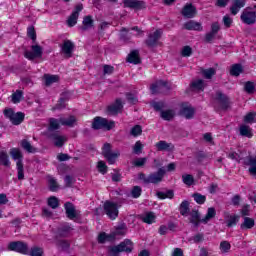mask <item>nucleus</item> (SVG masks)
<instances>
[{"instance_id":"f257e3e1","label":"nucleus","mask_w":256,"mask_h":256,"mask_svg":"<svg viewBox=\"0 0 256 256\" xmlns=\"http://www.w3.org/2000/svg\"><path fill=\"white\" fill-rule=\"evenodd\" d=\"M217 215V211H215V208L210 207L207 210V213L204 218L201 219V215L199 214V211L197 210H192L190 212V218L189 221L194 225V227H199L200 223L207 224L208 221L213 219Z\"/></svg>"},{"instance_id":"f03ea898","label":"nucleus","mask_w":256,"mask_h":256,"mask_svg":"<svg viewBox=\"0 0 256 256\" xmlns=\"http://www.w3.org/2000/svg\"><path fill=\"white\" fill-rule=\"evenodd\" d=\"M240 20L244 25H255L256 24V6L246 7L241 15Z\"/></svg>"},{"instance_id":"7ed1b4c3","label":"nucleus","mask_w":256,"mask_h":256,"mask_svg":"<svg viewBox=\"0 0 256 256\" xmlns=\"http://www.w3.org/2000/svg\"><path fill=\"white\" fill-rule=\"evenodd\" d=\"M93 129H106V131H111L115 127V122L109 121L105 118L96 117L92 123Z\"/></svg>"},{"instance_id":"20e7f679","label":"nucleus","mask_w":256,"mask_h":256,"mask_svg":"<svg viewBox=\"0 0 256 256\" xmlns=\"http://www.w3.org/2000/svg\"><path fill=\"white\" fill-rule=\"evenodd\" d=\"M104 213L109 219L114 221L116 217H119V206H117V203L106 201L104 203Z\"/></svg>"},{"instance_id":"39448f33","label":"nucleus","mask_w":256,"mask_h":256,"mask_svg":"<svg viewBox=\"0 0 256 256\" xmlns=\"http://www.w3.org/2000/svg\"><path fill=\"white\" fill-rule=\"evenodd\" d=\"M4 115L9 119L12 125H21L25 119V114L22 112H13V109H6L4 110Z\"/></svg>"},{"instance_id":"423d86ee","label":"nucleus","mask_w":256,"mask_h":256,"mask_svg":"<svg viewBox=\"0 0 256 256\" xmlns=\"http://www.w3.org/2000/svg\"><path fill=\"white\" fill-rule=\"evenodd\" d=\"M8 251H16V253H22V255H27L29 253V248L27 247V244L17 241V242H11L8 245Z\"/></svg>"},{"instance_id":"0eeeda50","label":"nucleus","mask_w":256,"mask_h":256,"mask_svg":"<svg viewBox=\"0 0 256 256\" xmlns=\"http://www.w3.org/2000/svg\"><path fill=\"white\" fill-rule=\"evenodd\" d=\"M32 51H25L24 56L26 59L33 61V59H39L43 57V48L39 45H33L31 47Z\"/></svg>"},{"instance_id":"6e6552de","label":"nucleus","mask_w":256,"mask_h":256,"mask_svg":"<svg viewBox=\"0 0 256 256\" xmlns=\"http://www.w3.org/2000/svg\"><path fill=\"white\" fill-rule=\"evenodd\" d=\"M163 89H171V84H169L167 81L159 80L155 84H152L150 87V91L153 95L161 93Z\"/></svg>"},{"instance_id":"1a4fd4ad","label":"nucleus","mask_w":256,"mask_h":256,"mask_svg":"<svg viewBox=\"0 0 256 256\" xmlns=\"http://www.w3.org/2000/svg\"><path fill=\"white\" fill-rule=\"evenodd\" d=\"M163 177H165V168H159L157 172L148 175V183L157 185L163 181Z\"/></svg>"},{"instance_id":"9d476101","label":"nucleus","mask_w":256,"mask_h":256,"mask_svg":"<svg viewBox=\"0 0 256 256\" xmlns=\"http://www.w3.org/2000/svg\"><path fill=\"white\" fill-rule=\"evenodd\" d=\"M81 11H83V4H78L67 20L68 27H75L77 25V19H79Z\"/></svg>"},{"instance_id":"9b49d317","label":"nucleus","mask_w":256,"mask_h":256,"mask_svg":"<svg viewBox=\"0 0 256 256\" xmlns=\"http://www.w3.org/2000/svg\"><path fill=\"white\" fill-rule=\"evenodd\" d=\"M161 35H163V31L161 29L149 34L148 39L146 40V45H148V47H155V45L159 43Z\"/></svg>"},{"instance_id":"f8f14e48","label":"nucleus","mask_w":256,"mask_h":256,"mask_svg":"<svg viewBox=\"0 0 256 256\" xmlns=\"http://www.w3.org/2000/svg\"><path fill=\"white\" fill-rule=\"evenodd\" d=\"M196 14L197 9L194 8L192 4H186L182 9V15L183 17H186V19H193V17H195Z\"/></svg>"},{"instance_id":"ddd939ff","label":"nucleus","mask_w":256,"mask_h":256,"mask_svg":"<svg viewBox=\"0 0 256 256\" xmlns=\"http://www.w3.org/2000/svg\"><path fill=\"white\" fill-rule=\"evenodd\" d=\"M232 6L230 7V13L232 15H237V13H239V11H241V9H243V7H245L247 1L245 0H232Z\"/></svg>"},{"instance_id":"4468645a","label":"nucleus","mask_w":256,"mask_h":256,"mask_svg":"<svg viewBox=\"0 0 256 256\" xmlns=\"http://www.w3.org/2000/svg\"><path fill=\"white\" fill-rule=\"evenodd\" d=\"M73 49H75V44L71 40H64L62 44V53H64L66 57H71Z\"/></svg>"},{"instance_id":"2eb2a0df","label":"nucleus","mask_w":256,"mask_h":256,"mask_svg":"<svg viewBox=\"0 0 256 256\" xmlns=\"http://www.w3.org/2000/svg\"><path fill=\"white\" fill-rule=\"evenodd\" d=\"M124 7H129L130 9H143V7H145V2L139 0H124Z\"/></svg>"},{"instance_id":"dca6fc26","label":"nucleus","mask_w":256,"mask_h":256,"mask_svg":"<svg viewBox=\"0 0 256 256\" xmlns=\"http://www.w3.org/2000/svg\"><path fill=\"white\" fill-rule=\"evenodd\" d=\"M157 151H173L175 146L172 143H168L165 140H161L155 145Z\"/></svg>"},{"instance_id":"f3484780","label":"nucleus","mask_w":256,"mask_h":256,"mask_svg":"<svg viewBox=\"0 0 256 256\" xmlns=\"http://www.w3.org/2000/svg\"><path fill=\"white\" fill-rule=\"evenodd\" d=\"M66 215L68 219H75L77 217V210H75V206L71 202H66L64 204Z\"/></svg>"},{"instance_id":"a211bd4d","label":"nucleus","mask_w":256,"mask_h":256,"mask_svg":"<svg viewBox=\"0 0 256 256\" xmlns=\"http://www.w3.org/2000/svg\"><path fill=\"white\" fill-rule=\"evenodd\" d=\"M118 247L122 253H131V251H133V242L129 239H126L118 244Z\"/></svg>"},{"instance_id":"6ab92c4d","label":"nucleus","mask_w":256,"mask_h":256,"mask_svg":"<svg viewBox=\"0 0 256 256\" xmlns=\"http://www.w3.org/2000/svg\"><path fill=\"white\" fill-rule=\"evenodd\" d=\"M50 137L52 141H54V145L56 147H61L62 145H65L67 141V136L59 135L57 133L52 134Z\"/></svg>"},{"instance_id":"aec40b11","label":"nucleus","mask_w":256,"mask_h":256,"mask_svg":"<svg viewBox=\"0 0 256 256\" xmlns=\"http://www.w3.org/2000/svg\"><path fill=\"white\" fill-rule=\"evenodd\" d=\"M121 109H123V103L121 102V99H117L114 104L108 107V112H110L111 115H116Z\"/></svg>"},{"instance_id":"412c9836","label":"nucleus","mask_w":256,"mask_h":256,"mask_svg":"<svg viewBox=\"0 0 256 256\" xmlns=\"http://www.w3.org/2000/svg\"><path fill=\"white\" fill-rule=\"evenodd\" d=\"M184 28L188 31H201L203 28L201 27V23L190 20L184 24Z\"/></svg>"},{"instance_id":"4be33fe9","label":"nucleus","mask_w":256,"mask_h":256,"mask_svg":"<svg viewBox=\"0 0 256 256\" xmlns=\"http://www.w3.org/2000/svg\"><path fill=\"white\" fill-rule=\"evenodd\" d=\"M156 219L157 216H155V213L153 212H147L141 216V220L143 221V223H147V225H153Z\"/></svg>"},{"instance_id":"5701e85b","label":"nucleus","mask_w":256,"mask_h":256,"mask_svg":"<svg viewBox=\"0 0 256 256\" xmlns=\"http://www.w3.org/2000/svg\"><path fill=\"white\" fill-rule=\"evenodd\" d=\"M193 115H195V108L191 106H185L181 110V116L186 119H193Z\"/></svg>"},{"instance_id":"b1692460","label":"nucleus","mask_w":256,"mask_h":256,"mask_svg":"<svg viewBox=\"0 0 256 256\" xmlns=\"http://www.w3.org/2000/svg\"><path fill=\"white\" fill-rule=\"evenodd\" d=\"M60 123L61 125H65L66 127H75V125H77V118H75V116L60 118Z\"/></svg>"},{"instance_id":"393cba45","label":"nucleus","mask_w":256,"mask_h":256,"mask_svg":"<svg viewBox=\"0 0 256 256\" xmlns=\"http://www.w3.org/2000/svg\"><path fill=\"white\" fill-rule=\"evenodd\" d=\"M239 131L242 137H248V139H251V137H253V130L247 125H241Z\"/></svg>"},{"instance_id":"a878e982","label":"nucleus","mask_w":256,"mask_h":256,"mask_svg":"<svg viewBox=\"0 0 256 256\" xmlns=\"http://www.w3.org/2000/svg\"><path fill=\"white\" fill-rule=\"evenodd\" d=\"M21 147L24 149V151H27V153H37V148L31 145L30 141L22 140Z\"/></svg>"},{"instance_id":"bb28decb","label":"nucleus","mask_w":256,"mask_h":256,"mask_svg":"<svg viewBox=\"0 0 256 256\" xmlns=\"http://www.w3.org/2000/svg\"><path fill=\"white\" fill-rule=\"evenodd\" d=\"M44 81H45V85L47 87H50V85H53V83H57L59 81V76L58 75L45 74L44 75Z\"/></svg>"},{"instance_id":"cd10ccee","label":"nucleus","mask_w":256,"mask_h":256,"mask_svg":"<svg viewBox=\"0 0 256 256\" xmlns=\"http://www.w3.org/2000/svg\"><path fill=\"white\" fill-rule=\"evenodd\" d=\"M10 155L14 161H21L23 163V154L19 148L10 149Z\"/></svg>"},{"instance_id":"c85d7f7f","label":"nucleus","mask_w":256,"mask_h":256,"mask_svg":"<svg viewBox=\"0 0 256 256\" xmlns=\"http://www.w3.org/2000/svg\"><path fill=\"white\" fill-rule=\"evenodd\" d=\"M0 165H3L4 167H11L9 154H7L5 151H0Z\"/></svg>"},{"instance_id":"c756f323","label":"nucleus","mask_w":256,"mask_h":256,"mask_svg":"<svg viewBox=\"0 0 256 256\" xmlns=\"http://www.w3.org/2000/svg\"><path fill=\"white\" fill-rule=\"evenodd\" d=\"M128 63H134V65H138V63H141V59L139 58V52L137 50L132 51L128 55Z\"/></svg>"},{"instance_id":"7c9ffc66","label":"nucleus","mask_w":256,"mask_h":256,"mask_svg":"<svg viewBox=\"0 0 256 256\" xmlns=\"http://www.w3.org/2000/svg\"><path fill=\"white\" fill-rule=\"evenodd\" d=\"M16 169L18 180L23 181V179H25V169L23 168V162H21V160L16 162Z\"/></svg>"},{"instance_id":"2f4dec72","label":"nucleus","mask_w":256,"mask_h":256,"mask_svg":"<svg viewBox=\"0 0 256 256\" xmlns=\"http://www.w3.org/2000/svg\"><path fill=\"white\" fill-rule=\"evenodd\" d=\"M253 227H255V220L249 217H245L244 222L240 226L242 230L253 229Z\"/></svg>"},{"instance_id":"473e14b6","label":"nucleus","mask_w":256,"mask_h":256,"mask_svg":"<svg viewBox=\"0 0 256 256\" xmlns=\"http://www.w3.org/2000/svg\"><path fill=\"white\" fill-rule=\"evenodd\" d=\"M121 153L117 150L115 152H111L110 154L104 156L107 159L109 165H114L115 161H117V157H119Z\"/></svg>"},{"instance_id":"72a5a7b5","label":"nucleus","mask_w":256,"mask_h":256,"mask_svg":"<svg viewBox=\"0 0 256 256\" xmlns=\"http://www.w3.org/2000/svg\"><path fill=\"white\" fill-rule=\"evenodd\" d=\"M179 211H180V214L183 215V217H187V215H189V201L184 200L180 204Z\"/></svg>"},{"instance_id":"f704fd0d","label":"nucleus","mask_w":256,"mask_h":256,"mask_svg":"<svg viewBox=\"0 0 256 256\" xmlns=\"http://www.w3.org/2000/svg\"><path fill=\"white\" fill-rule=\"evenodd\" d=\"M243 73V67L241 64H234L230 69V74L234 77H239Z\"/></svg>"},{"instance_id":"c9c22d12","label":"nucleus","mask_w":256,"mask_h":256,"mask_svg":"<svg viewBox=\"0 0 256 256\" xmlns=\"http://www.w3.org/2000/svg\"><path fill=\"white\" fill-rule=\"evenodd\" d=\"M93 27V18L91 16H85L83 19L82 30L87 31V29H91Z\"/></svg>"},{"instance_id":"e433bc0d","label":"nucleus","mask_w":256,"mask_h":256,"mask_svg":"<svg viewBox=\"0 0 256 256\" xmlns=\"http://www.w3.org/2000/svg\"><path fill=\"white\" fill-rule=\"evenodd\" d=\"M182 181H183L184 185L191 187V185H193V183H195V178L191 174H183Z\"/></svg>"},{"instance_id":"4c0bfd02","label":"nucleus","mask_w":256,"mask_h":256,"mask_svg":"<svg viewBox=\"0 0 256 256\" xmlns=\"http://www.w3.org/2000/svg\"><path fill=\"white\" fill-rule=\"evenodd\" d=\"M71 231H73V228H71L69 224H64L59 228V235H61V237H67Z\"/></svg>"},{"instance_id":"58836bf2","label":"nucleus","mask_w":256,"mask_h":256,"mask_svg":"<svg viewBox=\"0 0 256 256\" xmlns=\"http://www.w3.org/2000/svg\"><path fill=\"white\" fill-rule=\"evenodd\" d=\"M161 117L164 121H171L175 117V111L173 110H164L161 112Z\"/></svg>"},{"instance_id":"ea45409f","label":"nucleus","mask_w":256,"mask_h":256,"mask_svg":"<svg viewBox=\"0 0 256 256\" xmlns=\"http://www.w3.org/2000/svg\"><path fill=\"white\" fill-rule=\"evenodd\" d=\"M121 253L122 252L121 248H119V245L108 247V256H120Z\"/></svg>"},{"instance_id":"a19ab883","label":"nucleus","mask_w":256,"mask_h":256,"mask_svg":"<svg viewBox=\"0 0 256 256\" xmlns=\"http://www.w3.org/2000/svg\"><path fill=\"white\" fill-rule=\"evenodd\" d=\"M194 201L196 203H198V205H203L205 203V201H207V197L203 194H200V193H194L192 195Z\"/></svg>"},{"instance_id":"79ce46f5","label":"nucleus","mask_w":256,"mask_h":256,"mask_svg":"<svg viewBox=\"0 0 256 256\" xmlns=\"http://www.w3.org/2000/svg\"><path fill=\"white\" fill-rule=\"evenodd\" d=\"M142 189L140 186H134L132 190L130 191V197L133 199H139L141 197Z\"/></svg>"},{"instance_id":"37998d69","label":"nucleus","mask_w":256,"mask_h":256,"mask_svg":"<svg viewBox=\"0 0 256 256\" xmlns=\"http://www.w3.org/2000/svg\"><path fill=\"white\" fill-rule=\"evenodd\" d=\"M49 130L50 131H56V129H59V125L61 123V119L57 120L55 118H50L49 121Z\"/></svg>"},{"instance_id":"c03bdc74","label":"nucleus","mask_w":256,"mask_h":256,"mask_svg":"<svg viewBox=\"0 0 256 256\" xmlns=\"http://www.w3.org/2000/svg\"><path fill=\"white\" fill-rule=\"evenodd\" d=\"M48 207H51V209H57L59 207V199L55 196H51L48 198Z\"/></svg>"},{"instance_id":"a18cd8bd","label":"nucleus","mask_w":256,"mask_h":256,"mask_svg":"<svg viewBox=\"0 0 256 256\" xmlns=\"http://www.w3.org/2000/svg\"><path fill=\"white\" fill-rule=\"evenodd\" d=\"M216 99L217 101H220L222 103V105H224L225 107H227L228 103H229V98H227L225 96V94L221 93V92H217L216 93Z\"/></svg>"},{"instance_id":"49530a36","label":"nucleus","mask_w":256,"mask_h":256,"mask_svg":"<svg viewBox=\"0 0 256 256\" xmlns=\"http://www.w3.org/2000/svg\"><path fill=\"white\" fill-rule=\"evenodd\" d=\"M192 87L197 89V91H203V89H205V81L202 79L196 80L192 82Z\"/></svg>"},{"instance_id":"de8ad7c7","label":"nucleus","mask_w":256,"mask_h":256,"mask_svg":"<svg viewBox=\"0 0 256 256\" xmlns=\"http://www.w3.org/2000/svg\"><path fill=\"white\" fill-rule=\"evenodd\" d=\"M119 235H127V229L125 227L116 228V230L111 234L112 239L119 237Z\"/></svg>"},{"instance_id":"09e8293b","label":"nucleus","mask_w":256,"mask_h":256,"mask_svg":"<svg viewBox=\"0 0 256 256\" xmlns=\"http://www.w3.org/2000/svg\"><path fill=\"white\" fill-rule=\"evenodd\" d=\"M48 185H49L50 191H57V189H59L57 180H55V178L53 177H48Z\"/></svg>"},{"instance_id":"8fccbe9b","label":"nucleus","mask_w":256,"mask_h":256,"mask_svg":"<svg viewBox=\"0 0 256 256\" xmlns=\"http://www.w3.org/2000/svg\"><path fill=\"white\" fill-rule=\"evenodd\" d=\"M157 197L159 199H173L174 194L173 191L169 190L166 193L164 192H157Z\"/></svg>"},{"instance_id":"3c124183","label":"nucleus","mask_w":256,"mask_h":256,"mask_svg":"<svg viewBox=\"0 0 256 256\" xmlns=\"http://www.w3.org/2000/svg\"><path fill=\"white\" fill-rule=\"evenodd\" d=\"M141 133H143V128H141L140 125H135L130 131V134L132 135V137H139Z\"/></svg>"},{"instance_id":"603ef678","label":"nucleus","mask_w":256,"mask_h":256,"mask_svg":"<svg viewBox=\"0 0 256 256\" xmlns=\"http://www.w3.org/2000/svg\"><path fill=\"white\" fill-rule=\"evenodd\" d=\"M23 97V92L21 90H17L15 93L12 94V102L20 103Z\"/></svg>"},{"instance_id":"864d4df0","label":"nucleus","mask_w":256,"mask_h":256,"mask_svg":"<svg viewBox=\"0 0 256 256\" xmlns=\"http://www.w3.org/2000/svg\"><path fill=\"white\" fill-rule=\"evenodd\" d=\"M244 89L246 91V93H254L255 91V83L251 82V81H248L245 83L244 85Z\"/></svg>"},{"instance_id":"5fc2aeb1","label":"nucleus","mask_w":256,"mask_h":256,"mask_svg":"<svg viewBox=\"0 0 256 256\" xmlns=\"http://www.w3.org/2000/svg\"><path fill=\"white\" fill-rule=\"evenodd\" d=\"M231 249V244L228 241H223L220 243V250L222 253H229Z\"/></svg>"},{"instance_id":"6e6d98bb","label":"nucleus","mask_w":256,"mask_h":256,"mask_svg":"<svg viewBox=\"0 0 256 256\" xmlns=\"http://www.w3.org/2000/svg\"><path fill=\"white\" fill-rule=\"evenodd\" d=\"M216 71L214 68H209L202 71V75H204L205 79H211L213 75H215Z\"/></svg>"},{"instance_id":"4d7b16f0","label":"nucleus","mask_w":256,"mask_h":256,"mask_svg":"<svg viewBox=\"0 0 256 256\" xmlns=\"http://www.w3.org/2000/svg\"><path fill=\"white\" fill-rule=\"evenodd\" d=\"M31 256H43V248L33 247L30 251Z\"/></svg>"},{"instance_id":"13d9d810","label":"nucleus","mask_w":256,"mask_h":256,"mask_svg":"<svg viewBox=\"0 0 256 256\" xmlns=\"http://www.w3.org/2000/svg\"><path fill=\"white\" fill-rule=\"evenodd\" d=\"M237 221H239V216L232 215L228 219L227 226L228 227H233V225H237Z\"/></svg>"},{"instance_id":"bf43d9fd","label":"nucleus","mask_w":256,"mask_h":256,"mask_svg":"<svg viewBox=\"0 0 256 256\" xmlns=\"http://www.w3.org/2000/svg\"><path fill=\"white\" fill-rule=\"evenodd\" d=\"M115 68L111 65H104L103 66V74L104 75H113Z\"/></svg>"},{"instance_id":"052dcab7","label":"nucleus","mask_w":256,"mask_h":256,"mask_svg":"<svg viewBox=\"0 0 256 256\" xmlns=\"http://www.w3.org/2000/svg\"><path fill=\"white\" fill-rule=\"evenodd\" d=\"M223 23L224 26L229 29V27H231V25H233V18H231L229 15H225L223 17Z\"/></svg>"},{"instance_id":"680f3d73","label":"nucleus","mask_w":256,"mask_h":256,"mask_svg":"<svg viewBox=\"0 0 256 256\" xmlns=\"http://www.w3.org/2000/svg\"><path fill=\"white\" fill-rule=\"evenodd\" d=\"M147 163V158H137L133 161L135 167H143Z\"/></svg>"},{"instance_id":"e2e57ef3","label":"nucleus","mask_w":256,"mask_h":256,"mask_svg":"<svg viewBox=\"0 0 256 256\" xmlns=\"http://www.w3.org/2000/svg\"><path fill=\"white\" fill-rule=\"evenodd\" d=\"M133 151L136 155H139L141 151H143V144H141V141H137L133 147Z\"/></svg>"},{"instance_id":"0e129e2a","label":"nucleus","mask_w":256,"mask_h":256,"mask_svg":"<svg viewBox=\"0 0 256 256\" xmlns=\"http://www.w3.org/2000/svg\"><path fill=\"white\" fill-rule=\"evenodd\" d=\"M98 170L100 173H102V175H105V173H107V164H105L103 161H99Z\"/></svg>"},{"instance_id":"69168bd1","label":"nucleus","mask_w":256,"mask_h":256,"mask_svg":"<svg viewBox=\"0 0 256 256\" xmlns=\"http://www.w3.org/2000/svg\"><path fill=\"white\" fill-rule=\"evenodd\" d=\"M191 53H193V50L189 46H185L181 52L182 57H191Z\"/></svg>"},{"instance_id":"338daca9","label":"nucleus","mask_w":256,"mask_h":256,"mask_svg":"<svg viewBox=\"0 0 256 256\" xmlns=\"http://www.w3.org/2000/svg\"><path fill=\"white\" fill-rule=\"evenodd\" d=\"M255 119V112H250L244 117L245 123H253V120Z\"/></svg>"},{"instance_id":"774afa93","label":"nucleus","mask_w":256,"mask_h":256,"mask_svg":"<svg viewBox=\"0 0 256 256\" xmlns=\"http://www.w3.org/2000/svg\"><path fill=\"white\" fill-rule=\"evenodd\" d=\"M110 153H111V144L109 143L104 144L102 148V154L104 155V157H106V155H109Z\"/></svg>"}]
</instances>
